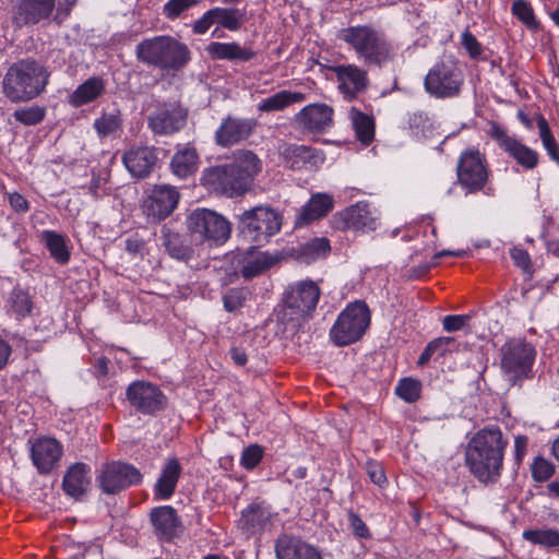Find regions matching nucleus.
<instances>
[{"label":"nucleus","instance_id":"f257e3e1","mask_svg":"<svg viewBox=\"0 0 559 559\" xmlns=\"http://www.w3.org/2000/svg\"><path fill=\"white\" fill-rule=\"evenodd\" d=\"M507 445L508 440L496 425L478 430L471 438L466 447L465 462L478 481L485 485L498 481L503 469Z\"/></svg>","mask_w":559,"mask_h":559},{"label":"nucleus","instance_id":"f03ea898","mask_svg":"<svg viewBox=\"0 0 559 559\" xmlns=\"http://www.w3.org/2000/svg\"><path fill=\"white\" fill-rule=\"evenodd\" d=\"M336 37L347 44L368 67L382 68L396 56V47L391 39L382 29L371 24L342 28Z\"/></svg>","mask_w":559,"mask_h":559},{"label":"nucleus","instance_id":"7ed1b4c3","mask_svg":"<svg viewBox=\"0 0 559 559\" xmlns=\"http://www.w3.org/2000/svg\"><path fill=\"white\" fill-rule=\"evenodd\" d=\"M50 73L34 58L13 62L2 80V93L13 104L28 103L40 96L48 83Z\"/></svg>","mask_w":559,"mask_h":559},{"label":"nucleus","instance_id":"20e7f679","mask_svg":"<svg viewBox=\"0 0 559 559\" xmlns=\"http://www.w3.org/2000/svg\"><path fill=\"white\" fill-rule=\"evenodd\" d=\"M190 49L169 35L145 38L135 47L136 59L163 71H179L190 61Z\"/></svg>","mask_w":559,"mask_h":559},{"label":"nucleus","instance_id":"39448f33","mask_svg":"<svg viewBox=\"0 0 559 559\" xmlns=\"http://www.w3.org/2000/svg\"><path fill=\"white\" fill-rule=\"evenodd\" d=\"M501 370L512 385H521L533 378V365L536 358L535 347L521 338L506 342L500 349Z\"/></svg>","mask_w":559,"mask_h":559},{"label":"nucleus","instance_id":"423d86ee","mask_svg":"<svg viewBox=\"0 0 559 559\" xmlns=\"http://www.w3.org/2000/svg\"><path fill=\"white\" fill-rule=\"evenodd\" d=\"M370 324V311L365 301L349 304L337 317L330 330V338L336 346L359 341Z\"/></svg>","mask_w":559,"mask_h":559},{"label":"nucleus","instance_id":"0eeeda50","mask_svg":"<svg viewBox=\"0 0 559 559\" xmlns=\"http://www.w3.org/2000/svg\"><path fill=\"white\" fill-rule=\"evenodd\" d=\"M146 110L147 128L154 135L169 136L187 124L188 109L178 102L153 100Z\"/></svg>","mask_w":559,"mask_h":559},{"label":"nucleus","instance_id":"6e6552de","mask_svg":"<svg viewBox=\"0 0 559 559\" xmlns=\"http://www.w3.org/2000/svg\"><path fill=\"white\" fill-rule=\"evenodd\" d=\"M187 228L191 237L198 242H225L230 236V224L221 214L207 210L197 209L187 218Z\"/></svg>","mask_w":559,"mask_h":559},{"label":"nucleus","instance_id":"1a4fd4ad","mask_svg":"<svg viewBox=\"0 0 559 559\" xmlns=\"http://www.w3.org/2000/svg\"><path fill=\"white\" fill-rule=\"evenodd\" d=\"M282 216L269 206H255L239 216V230L248 239L261 243L277 234Z\"/></svg>","mask_w":559,"mask_h":559},{"label":"nucleus","instance_id":"9d476101","mask_svg":"<svg viewBox=\"0 0 559 559\" xmlns=\"http://www.w3.org/2000/svg\"><path fill=\"white\" fill-rule=\"evenodd\" d=\"M463 82V73L453 61H440L428 71L424 86L436 98H453L460 95Z\"/></svg>","mask_w":559,"mask_h":559},{"label":"nucleus","instance_id":"9b49d317","mask_svg":"<svg viewBox=\"0 0 559 559\" xmlns=\"http://www.w3.org/2000/svg\"><path fill=\"white\" fill-rule=\"evenodd\" d=\"M459 183L467 193L481 191L488 182L489 168L485 154L477 148H467L459 157L456 165Z\"/></svg>","mask_w":559,"mask_h":559},{"label":"nucleus","instance_id":"f8f14e48","mask_svg":"<svg viewBox=\"0 0 559 559\" xmlns=\"http://www.w3.org/2000/svg\"><path fill=\"white\" fill-rule=\"evenodd\" d=\"M141 472L130 463L111 461L103 464L96 476L102 491L106 495H117L142 481Z\"/></svg>","mask_w":559,"mask_h":559},{"label":"nucleus","instance_id":"ddd939ff","mask_svg":"<svg viewBox=\"0 0 559 559\" xmlns=\"http://www.w3.org/2000/svg\"><path fill=\"white\" fill-rule=\"evenodd\" d=\"M231 164L216 165L204 169L201 185L209 191L235 198L245 194L249 189Z\"/></svg>","mask_w":559,"mask_h":559},{"label":"nucleus","instance_id":"4468645a","mask_svg":"<svg viewBox=\"0 0 559 559\" xmlns=\"http://www.w3.org/2000/svg\"><path fill=\"white\" fill-rule=\"evenodd\" d=\"M321 296L318 284L304 280L290 284L284 293V305L300 318H307L316 310Z\"/></svg>","mask_w":559,"mask_h":559},{"label":"nucleus","instance_id":"2eb2a0df","mask_svg":"<svg viewBox=\"0 0 559 559\" xmlns=\"http://www.w3.org/2000/svg\"><path fill=\"white\" fill-rule=\"evenodd\" d=\"M488 134L501 150L508 153L524 169L532 170L538 165V153L518 139L510 136L506 129L497 122H490Z\"/></svg>","mask_w":559,"mask_h":559},{"label":"nucleus","instance_id":"dca6fc26","mask_svg":"<svg viewBox=\"0 0 559 559\" xmlns=\"http://www.w3.org/2000/svg\"><path fill=\"white\" fill-rule=\"evenodd\" d=\"M180 193L175 187L157 185L143 201V213L152 223H158L168 217L177 207Z\"/></svg>","mask_w":559,"mask_h":559},{"label":"nucleus","instance_id":"f3484780","mask_svg":"<svg viewBox=\"0 0 559 559\" xmlns=\"http://www.w3.org/2000/svg\"><path fill=\"white\" fill-rule=\"evenodd\" d=\"M127 400L138 412L153 415L165 408L167 397L162 390L146 381H134L127 389Z\"/></svg>","mask_w":559,"mask_h":559},{"label":"nucleus","instance_id":"a211bd4d","mask_svg":"<svg viewBox=\"0 0 559 559\" xmlns=\"http://www.w3.org/2000/svg\"><path fill=\"white\" fill-rule=\"evenodd\" d=\"M278 154L283 165L292 170H316L325 160L321 150L304 144L284 143Z\"/></svg>","mask_w":559,"mask_h":559},{"label":"nucleus","instance_id":"6ab92c4d","mask_svg":"<svg viewBox=\"0 0 559 559\" xmlns=\"http://www.w3.org/2000/svg\"><path fill=\"white\" fill-rule=\"evenodd\" d=\"M379 215L367 202H357L348 206L334 217V224L337 229L371 231L378 227Z\"/></svg>","mask_w":559,"mask_h":559},{"label":"nucleus","instance_id":"aec40b11","mask_svg":"<svg viewBox=\"0 0 559 559\" xmlns=\"http://www.w3.org/2000/svg\"><path fill=\"white\" fill-rule=\"evenodd\" d=\"M258 123L253 118L225 117L215 131V143L221 147H230L246 141L255 131Z\"/></svg>","mask_w":559,"mask_h":559},{"label":"nucleus","instance_id":"412c9836","mask_svg":"<svg viewBox=\"0 0 559 559\" xmlns=\"http://www.w3.org/2000/svg\"><path fill=\"white\" fill-rule=\"evenodd\" d=\"M31 459L38 473L47 475L58 467L63 454L62 444L50 437H38L29 440Z\"/></svg>","mask_w":559,"mask_h":559},{"label":"nucleus","instance_id":"4be33fe9","mask_svg":"<svg viewBox=\"0 0 559 559\" xmlns=\"http://www.w3.org/2000/svg\"><path fill=\"white\" fill-rule=\"evenodd\" d=\"M122 162L132 177L144 179L158 162L157 151L153 146L132 145L123 153Z\"/></svg>","mask_w":559,"mask_h":559},{"label":"nucleus","instance_id":"5701e85b","mask_svg":"<svg viewBox=\"0 0 559 559\" xmlns=\"http://www.w3.org/2000/svg\"><path fill=\"white\" fill-rule=\"evenodd\" d=\"M331 70L336 75L341 93L348 100L355 99L358 94L368 87L369 79L367 72L356 64L334 66Z\"/></svg>","mask_w":559,"mask_h":559},{"label":"nucleus","instance_id":"b1692460","mask_svg":"<svg viewBox=\"0 0 559 559\" xmlns=\"http://www.w3.org/2000/svg\"><path fill=\"white\" fill-rule=\"evenodd\" d=\"M334 110L326 104H310L295 117L299 128L310 133H321L333 124Z\"/></svg>","mask_w":559,"mask_h":559},{"label":"nucleus","instance_id":"393cba45","mask_svg":"<svg viewBox=\"0 0 559 559\" xmlns=\"http://www.w3.org/2000/svg\"><path fill=\"white\" fill-rule=\"evenodd\" d=\"M55 4V0H17L14 22L19 26L37 24L50 16Z\"/></svg>","mask_w":559,"mask_h":559},{"label":"nucleus","instance_id":"a878e982","mask_svg":"<svg viewBox=\"0 0 559 559\" xmlns=\"http://www.w3.org/2000/svg\"><path fill=\"white\" fill-rule=\"evenodd\" d=\"M275 554L277 559H322L316 547L286 534L276 539Z\"/></svg>","mask_w":559,"mask_h":559},{"label":"nucleus","instance_id":"bb28decb","mask_svg":"<svg viewBox=\"0 0 559 559\" xmlns=\"http://www.w3.org/2000/svg\"><path fill=\"white\" fill-rule=\"evenodd\" d=\"M150 520L155 535L162 540H171L181 527V521L177 511L170 506H162L152 509Z\"/></svg>","mask_w":559,"mask_h":559},{"label":"nucleus","instance_id":"cd10ccee","mask_svg":"<svg viewBox=\"0 0 559 559\" xmlns=\"http://www.w3.org/2000/svg\"><path fill=\"white\" fill-rule=\"evenodd\" d=\"M182 467L176 457L168 459L154 485V499L168 500L176 491Z\"/></svg>","mask_w":559,"mask_h":559},{"label":"nucleus","instance_id":"c85d7f7f","mask_svg":"<svg viewBox=\"0 0 559 559\" xmlns=\"http://www.w3.org/2000/svg\"><path fill=\"white\" fill-rule=\"evenodd\" d=\"M334 207L332 195L326 193H316L300 209L296 216L295 226L302 227L310 223L326 216Z\"/></svg>","mask_w":559,"mask_h":559},{"label":"nucleus","instance_id":"c756f323","mask_svg":"<svg viewBox=\"0 0 559 559\" xmlns=\"http://www.w3.org/2000/svg\"><path fill=\"white\" fill-rule=\"evenodd\" d=\"M206 52L213 60H228L247 62L255 58L257 52L251 48L241 46L236 41H212L206 46Z\"/></svg>","mask_w":559,"mask_h":559},{"label":"nucleus","instance_id":"7c9ffc66","mask_svg":"<svg viewBox=\"0 0 559 559\" xmlns=\"http://www.w3.org/2000/svg\"><path fill=\"white\" fill-rule=\"evenodd\" d=\"M271 512L269 508L252 503L241 513L239 520V527L247 535H252L263 532L270 524Z\"/></svg>","mask_w":559,"mask_h":559},{"label":"nucleus","instance_id":"2f4dec72","mask_svg":"<svg viewBox=\"0 0 559 559\" xmlns=\"http://www.w3.org/2000/svg\"><path fill=\"white\" fill-rule=\"evenodd\" d=\"M90 467L84 463H75L70 466L62 481L66 493L75 499L83 496L90 485Z\"/></svg>","mask_w":559,"mask_h":559},{"label":"nucleus","instance_id":"473e14b6","mask_svg":"<svg viewBox=\"0 0 559 559\" xmlns=\"http://www.w3.org/2000/svg\"><path fill=\"white\" fill-rule=\"evenodd\" d=\"M233 157L231 166L237 168L238 175L250 190L254 177L262 170L261 159L250 150H238Z\"/></svg>","mask_w":559,"mask_h":559},{"label":"nucleus","instance_id":"72a5a7b5","mask_svg":"<svg viewBox=\"0 0 559 559\" xmlns=\"http://www.w3.org/2000/svg\"><path fill=\"white\" fill-rule=\"evenodd\" d=\"M199 166V154L193 146L186 145L178 150L170 163L173 173L181 178L186 179L193 175Z\"/></svg>","mask_w":559,"mask_h":559},{"label":"nucleus","instance_id":"f704fd0d","mask_svg":"<svg viewBox=\"0 0 559 559\" xmlns=\"http://www.w3.org/2000/svg\"><path fill=\"white\" fill-rule=\"evenodd\" d=\"M162 245L168 254L177 260H188L192 257V248L186 243L185 237L169 227L162 228Z\"/></svg>","mask_w":559,"mask_h":559},{"label":"nucleus","instance_id":"c9c22d12","mask_svg":"<svg viewBox=\"0 0 559 559\" xmlns=\"http://www.w3.org/2000/svg\"><path fill=\"white\" fill-rule=\"evenodd\" d=\"M104 92V80L96 76L90 78L71 94L70 104L74 107L86 105L97 99Z\"/></svg>","mask_w":559,"mask_h":559},{"label":"nucleus","instance_id":"e433bc0d","mask_svg":"<svg viewBox=\"0 0 559 559\" xmlns=\"http://www.w3.org/2000/svg\"><path fill=\"white\" fill-rule=\"evenodd\" d=\"M40 241L45 243L51 258L59 264H67L70 260V251L67 246V237L55 230L40 233Z\"/></svg>","mask_w":559,"mask_h":559},{"label":"nucleus","instance_id":"4c0bfd02","mask_svg":"<svg viewBox=\"0 0 559 559\" xmlns=\"http://www.w3.org/2000/svg\"><path fill=\"white\" fill-rule=\"evenodd\" d=\"M306 99L305 94L300 92L280 91L276 94L262 99L258 105V110L262 112L281 111L295 103H302Z\"/></svg>","mask_w":559,"mask_h":559},{"label":"nucleus","instance_id":"58836bf2","mask_svg":"<svg viewBox=\"0 0 559 559\" xmlns=\"http://www.w3.org/2000/svg\"><path fill=\"white\" fill-rule=\"evenodd\" d=\"M349 119L357 139L365 145L370 144L374 138L373 117L362 112L356 107H352L349 110Z\"/></svg>","mask_w":559,"mask_h":559},{"label":"nucleus","instance_id":"ea45409f","mask_svg":"<svg viewBox=\"0 0 559 559\" xmlns=\"http://www.w3.org/2000/svg\"><path fill=\"white\" fill-rule=\"evenodd\" d=\"M331 251L330 241L325 237L313 238L296 249V257L301 262L309 263L311 261L325 258Z\"/></svg>","mask_w":559,"mask_h":559},{"label":"nucleus","instance_id":"a19ab883","mask_svg":"<svg viewBox=\"0 0 559 559\" xmlns=\"http://www.w3.org/2000/svg\"><path fill=\"white\" fill-rule=\"evenodd\" d=\"M215 24L231 32L240 29L246 21V11L238 8H221L212 9Z\"/></svg>","mask_w":559,"mask_h":559},{"label":"nucleus","instance_id":"79ce46f5","mask_svg":"<svg viewBox=\"0 0 559 559\" xmlns=\"http://www.w3.org/2000/svg\"><path fill=\"white\" fill-rule=\"evenodd\" d=\"M272 265L269 258L261 251H251L247 257L243 258L239 273L246 280H251Z\"/></svg>","mask_w":559,"mask_h":559},{"label":"nucleus","instance_id":"37998d69","mask_svg":"<svg viewBox=\"0 0 559 559\" xmlns=\"http://www.w3.org/2000/svg\"><path fill=\"white\" fill-rule=\"evenodd\" d=\"M34 304L29 294L21 288H14L8 298V311L16 320L29 316Z\"/></svg>","mask_w":559,"mask_h":559},{"label":"nucleus","instance_id":"c03bdc74","mask_svg":"<svg viewBox=\"0 0 559 559\" xmlns=\"http://www.w3.org/2000/svg\"><path fill=\"white\" fill-rule=\"evenodd\" d=\"M512 14L516 16L527 28L537 29L539 23L535 17L532 5L525 0H514L511 7Z\"/></svg>","mask_w":559,"mask_h":559},{"label":"nucleus","instance_id":"a18cd8bd","mask_svg":"<svg viewBox=\"0 0 559 559\" xmlns=\"http://www.w3.org/2000/svg\"><path fill=\"white\" fill-rule=\"evenodd\" d=\"M524 539L546 547L559 546V532L556 530H528L523 533Z\"/></svg>","mask_w":559,"mask_h":559},{"label":"nucleus","instance_id":"49530a36","mask_svg":"<svg viewBox=\"0 0 559 559\" xmlns=\"http://www.w3.org/2000/svg\"><path fill=\"white\" fill-rule=\"evenodd\" d=\"M421 383L413 378H404L399 381L395 388V394L407 403H414L419 400Z\"/></svg>","mask_w":559,"mask_h":559},{"label":"nucleus","instance_id":"de8ad7c7","mask_svg":"<svg viewBox=\"0 0 559 559\" xmlns=\"http://www.w3.org/2000/svg\"><path fill=\"white\" fill-rule=\"evenodd\" d=\"M122 120L119 114H104L95 120L94 128L100 138L109 136L121 129Z\"/></svg>","mask_w":559,"mask_h":559},{"label":"nucleus","instance_id":"09e8293b","mask_svg":"<svg viewBox=\"0 0 559 559\" xmlns=\"http://www.w3.org/2000/svg\"><path fill=\"white\" fill-rule=\"evenodd\" d=\"M45 116L46 109L40 106L20 108L13 112L14 119L24 126L39 124L45 119Z\"/></svg>","mask_w":559,"mask_h":559},{"label":"nucleus","instance_id":"8fccbe9b","mask_svg":"<svg viewBox=\"0 0 559 559\" xmlns=\"http://www.w3.org/2000/svg\"><path fill=\"white\" fill-rule=\"evenodd\" d=\"M201 0H168L163 7V15L174 21L181 16L182 13L198 5Z\"/></svg>","mask_w":559,"mask_h":559},{"label":"nucleus","instance_id":"3c124183","mask_svg":"<svg viewBox=\"0 0 559 559\" xmlns=\"http://www.w3.org/2000/svg\"><path fill=\"white\" fill-rule=\"evenodd\" d=\"M248 296V290L246 288H230L223 296L224 308L228 312L236 311L241 308Z\"/></svg>","mask_w":559,"mask_h":559},{"label":"nucleus","instance_id":"603ef678","mask_svg":"<svg viewBox=\"0 0 559 559\" xmlns=\"http://www.w3.org/2000/svg\"><path fill=\"white\" fill-rule=\"evenodd\" d=\"M555 473L552 463L544 457H536L532 464V476L535 481H547Z\"/></svg>","mask_w":559,"mask_h":559},{"label":"nucleus","instance_id":"864d4df0","mask_svg":"<svg viewBox=\"0 0 559 559\" xmlns=\"http://www.w3.org/2000/svg\"><path fill=\"white\" fill-rule=\"evenodd\" d=\"M263 457V449L258 444L247 447L241 454L240 464L246 469H253Z\"/></svg>","mask_w":559,"mask_h":559},{"label":"nucleus","instance_id":"5fc2aeb1","mask_svg":"<svg viewBox=\"0 0 559 559\" xmlns=\"http://www.w3.org/2000/svg\"><path fill=\"white\" fill-rule=\"evenodd\" d=\"M510 257L514 264L519 266L525 273L533 272V264L528 252L520 247H513L510 249Z\"/></svg>","mask_w":559,"mask_h":559},{"label":"nucleus","instance_id":"6e6d98bb","mask_svg":"<svg viewBox=\"0 0 559 559\" xmlns=\"http://www.w3.org/2000/svg\"><path fill=\"white\" fill-rule=\"evenodd\" d=\"M366 473L369 476L370 480L373 484L378 485L379 487H383L388 483L384 468L377 461H367Z\"/></svg>","mask_w":559,"mask_h":559},{"label":"nucleus","instance_id":"4d7b16f0","mask_svg":"<svg viewBox=\"0 0 559 559\" xmlns=\"http://www.w3.org/2000/svg\"><path fill=\"white\" fill-rule=\"evenodd\" d=\"M348 522L354 535L358 538L368 539L371 537L370 531L364 520L354 511H348Z\"/></svg>","mask_w":559,"mask_h":559},{"label":"nucleus","instance_id":"13d9d810","mask_svg":"<svg viewBox=\"0 0 559 559\" xmlns=\"http://www.w3.org/2000/svg\"><path fill=\"white\" fill-rule=\"evenodd\" d=\"M435 352L440 356H444L447 353L459 350V343L454 337L442 336L430 341Z\"/></svg>","mask_w":559,"mask_h":559},{"label":"nucleus","instance_id":"bf43d9fd","mask_svg":"<svg viewBox=\"0 0 559 559\" xmlns=\"http://www.w3.org/2000/svg\"><path fill=\"white\" fill-rule=\"evenodd\" d=\"M471 316L465 314H450L445 316L442 320V326L447 332H455L462 330L467 325Z\"/></svg>","mask_w":559,"mask_h":559},{"label":"nucleus","instance_id":"052dcab7","mask_svg":"<svg viewBox=\"0 0 559 559\" xmlns=\"http://www.w3.org/2000/svg\"><path fill=\"white\" fill-rule=\"evenodd\" d=\"M462 45L471 56V58L475 59L481 53V46L477 38L468 31L462 34Z\"/></svg>","mask_w":559,"mask_h":559},{"label":"nucleus","instance_id":"680f3d73","mask_svg":"<svg viewBox=\"0 0 559 559\" xmlns=\"http://www.w3.org/2000/svg\"><path fill=\"white\" fill-rule=\"evenodd\" d=\"M215 24V19L212 9L206 11L199 20L193 23L192 32L197 35L205 34L210 27Z\"/></svg>","mask_w":559,"mask_h":559},{"label":"nucleus","instance_id":"e2e57ef3","mask_svg":"<svg viewBox=\"0 0 559 559\" xmlns=\"http://www.w3.org/2000/svg\"><path fill=\"white\" fill-rule=\"evenodd\" d=\"M528 438L524 435L516 436L514 439V460L516 464H521L527 452Z\"/></svg>","mask_w":559,"mask_h":559},{"label":"nucleus","instance_id":"0e129e2a","mask_svg":"<svg viewBox=\"0 0 559 559\" xmlns=\"http://www.w3.org/2000/svg\"><path fill=\"white\" fill-rule=\"evenodd\" d=\"M9 203L11 207L17 213H26L29 210L28 201L17 192L9 194Z\"/></svg>","mask_w":559,"mask_h":559},{"label":"nucleus","instance_id":"69168bd1","mask_svg":"<svg viewBox=\"0 0 559 559\" xmlns=\"http://www.w3.org/2000/svg\"><path fill=\"white\" fill-rule=\"evenodd\" d=\"M535 120L539 131V138L542 140V143L551 140L554 135L545 117L542 115H536Z\"/></svg>","mask_w":559,"mask_h":559},{"label":"nucleus","instance_id":"338daca9","mask_svg":"<svg viewBox=\"0 0 559 559\" xmlns=\"http://www.w3.org/2000/svg\"><path fill=\"white\" fill-rule=\"evenodd\" d=\"M543 146L545 147L550 159L556 162L559 166V148L556 139L552 138L551 140L544 142Z\"/></svg>","mask_w":559,"mask_h":559},{"label":"nucleus","instance_id":"774afa93","mask_svg":"<svg viewBox=\"0 0 559 559\" xmlns=\"http://www.w3.org/2000/svg\"><path fill=\"white\" fill-rule=\"evenodd\" d=\"M11 353V345L0 337V370L8 364Z\"/></svg>","mask_w":559,"mask_h":559}]
</instances>
